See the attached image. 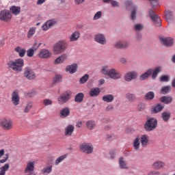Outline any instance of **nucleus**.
Here are the masks:
<instances>
[{
	"label": "nucleus",
	"mask_w": 175,
	"mask_h": 175,
	"mask_svg": "<svg viewBox=\"0 0 175 175\" xmlns=\"http://www.w3.org/2000/svg\"><path fill=\"white\" fill-rule=\"evenodd\" d=\"M7 66L8 69H12L14 72H16L17 73H20L23 72V68L24 67V59L18 58L15 60H10Z\"/></svg>",
	"instance_id": "obj_1"
},
{
	"label": "nucleus",
	"mask_w": 175,
	"mask_h": 175,
	"mask_svg": "<svg viewBox=\"0 0 175 175\" xmlns=\"http://www.w3.org/2000/svg\"><path fill=\"white\" fill-rule=\"evenodd\" d=\"M68 42L64 40H59L53 46V51L55 54H62L65 53L66 50H68Z\"/></svg>",
	"instance_id": "obj_2"
},
{
	"label": "nucleus",
	"mask_w": 175,
	"mask_h": 175,
	"mask_svg": "<svg viewBox=\"0 0 175 175\" xmlns=\"http://www.w3.org/2000/svg\"><path fill=\"white\" fill-rule=\"evenodd\" d=\"M158 126V120L154 118H150L146 120L144 125V128L146 132H152L155 131Z\"/></svg>",
	"instance_id": "obj_3"
},
{
	"label": "nucleus",
	"mask_w": 175,
	"mask_h": 175,
	"mask_svg": "<svg viewBox=\"0 0 175 175\" xmlns=\"http://www.w3.org/2000/svg\"><path fill=\"white\" fill-rule=\"evenodd\" d=\"M148 13L150 18L152 20L153 24H154L156 27H161L162 20H161V18L158 16V14H156L155 12H154L152 9L149 10Z\"/></svg>",
	"instance_id": "obj_4"
},
{
	"label": "nucleus",
	"mask_w": 175,
	"mask_h": 175,
	"mask_svg": "<svg viewBox=\"0 0 175 175\" xmlns=\"http://www.w3.org/2000/svg\"><path fill=\"white\" fill-rule=\"evenodd\" d=\"M23 75L27 80H35V79H36L35 72H33V70H32L31 67H26Z\"/></svg>",
	"instance_id": "obj_5"
},
{
	"label": "nucleus",
	"mask_w": 175,
	"mask_h": 175,
	"mask_svg": "<svg viewBox=\"0 0 175 175\" xmlns=\"http://www.w3.org/2000/svg\"><path fill=\"white\" fill-rule=\"evenodd\" d=\"M0 20L1 21H5V23L10 21V20H12V14H10V11L7 10H3L1 11Z\"/></svg>",
	"instance_id": "obj_6"
},
{
	"label": "nucleus",
	"mask_w": 175,
	"mask_h": 175,
	"mask_svg": "<svg viewBox=\"0 0 175 175\" xmlns=\"http://www.w3.org/2000/svg\"><path fill=\"white\" fill-rule=\"evenodd\" d=\"M79 148L85 154H92L94 152V147L91 144L83 143L80 145Z\"/></svg>",
	"instance_id": "obj_7"
},
{
	"label": "nucleus",
	"mask_w": 175,
	"mask_h": 175,
	"mask_svg": "<svg viewBox=\"0 0 175 175\" xmlns=\"http://www.w3.org/2000/svg\"><path fill=\"white\" fill-rule=\"evenodd\" d=\"M40 46H42V43L38 44V42L36 41L32 48L29 49L26 51L27 57H33V54H35V51H36V50H38V49H39Z\"/></svg>",
	"instance_id": "obj_8"
},
{
	"label": "nucleus",
	"mask_w": 175,
	"mask_h": 175,
	"mask_svg": "<svg viewBox=\"0 0 175 175\" xmlns=\"http://www.w3.org/2000/svg\"><path fill=\"white\" fill-rule=\"evenodd\" d=\"M160 40L165 47H173L174 44V40L170 37L168 38H160Z\"/></svg>",
	"instance_id": "obj_9"
},
{
	"label": "nucleus",
	"mask_w": 175,
	"mask_h": 175,
	"mask_svg": "<svg viewBox=\"0 0 175 175\" xmlns=\"http://www.w3.org/2000/svg\"><path fill=\"white\" fill-rule=\"evenodd\" d=\"M70 100V94L68 92L63 93L57 98V100L59 105H64V103H66V102H68Z\"/></svg>",
	"instance_id": "obj_10"
},
{
	"label": "nucleus",
	"mask_w": 175,
	"mask_h": 175,
	"mask_svg": "<svg viewBox=\"0 0 175 175\" xmlns=\"http://www.w3.org/2000/svg\"><path fill=\"white\" fill-rule=\"evenodd\" d=\"M35 169V163L34 162H29L27 165V167L25 170V174L27 175H36L33 170Z\"/></svg>",
	"instance_id": "obj_11"
},
{
	"label": "nucleus",
	"mask_w": 175,
	"mask_h": 175,
	"mask_svg": "<svg viewBox=\"0 0 175 175\" xmlns=\"http://www.w3.org/2000/svg\"><path fill=\"white\" fill-rule=\"evenodd\" d=\"M136 79H137V72L136 71L129 72L124 75L125 81H132V80H136Z\"/></svg>",
	"instance_id": "obj_12"
},
{
	"label": "nucleus",
	"mask_w": 175,
	"mask_h": 175,
	"mask_svg": "<svg viewBox=\"0 0 175 175\" xmlns=\"http://www.w3.org/2000/svg\"><path fill=\"white\" fill-rule=\"evenodd\" d=\"M94 40L100 44H106V37L103 33H97L94 36Z\"/></svg>",
	"instance_id": "obj_13"
},
{
	"label": "nucleus",
	"mask_w": 175,
	"mask_h": 175,
	"mask_svg": "<svg viewBox=\"0 0 175 175\" xmlns=\"http://www.w3.org/2000/svg\"><path fill=\"white\" fill-rule=\"evenodd\" d=\"M108 76L110 79H113V80H118V79L121 77V75L119 74V72H117V70L114 68H111L109 70Z\"/></svg>",
	"instance_id": "obj_14"
},
{
	"label": "nucleus",
	"mask_w": 175,
	"mask_h": 175,
	"mask_svg": "<svg viewBox=\"0 0 175 175\" xmlns=\"http://www.w3.org/2000/svg\"><path fill=\"white\" fill-rule=\"evenodd\" d=\"M55 24H57V21L54 19L47 21L42 27V31H47L48 29H50V28L53 27V25H55Z\"/></svg>",
	"instance_id": "obj_15"
},
{
	"label": "nucleus",
	"mask_w": 175,
	"mask_h": 175,
	"mask_svg": "<svg viewBox=\"0 0 175 175\" xmlns=\"http://www.w3.org/2000/svg\"><path fill=\"white\" fill-rule=\"evenodd\" d=\"M78 68L79 66L77 64H72L66 66V72H68L70 75H73V73H76L77 72Z\"/></svg>",
	"instance_id": "obj_16"
},
{
	"label": "nucleus",
	"mask_w": 175,
	"mask_h": 175,
	"mask_svg": "<svg viewBox=\"0 0 175 175\" xmlns=\"http://www.w3.org/2000/svg\"><path fill=\"white\" fill-rule=\"evenodd\" d=\"M1 125L3 129L9 131V129H12L13 126V123L10 120L3 119V121L1 122Z\"/></svg>",
	"instance_id": "obj_17"
},
{
	"label": "nucleus",
	"mask_w": 175,
	"mask_h": 175,
	"mask_svg": "<svg viewBox=\"0 0 175 175\" xmlns=\"http://www.w3.org/2000/svg\"><path fill=\"white\" fill-rule=\"evenodd\" d=\"M165 165L166 164L165 163V162L157 161L153 163V164L152 165V167L154 170H160V169L165 167Z\"/></svg>",
	"instance_id": "obj_18"
},
{
	"label": "nucleus",
	"mask_w": 175,
	"mask_h": 175,
	"mask_svg": "<svg viewBox=\"0 0 175 175\" xmlns=\"http://www.w3.org/2000/svg\"><path fill=\"white\" fill-rule=\"evenodd\" d=\"M12 102L14 106L20 105V96H18V92L16 91L13 92L12 96Z\"/></svg>",
	"instance_id": "obj_19"
},
{
	"label": "nucleus",
	"mask_w": 175,
	"mask_h": 175,
	"mask_svg": "<svg viewBox=\"0 0 175 175\" xmlns=\"http://www.w3.org/2000/svg\"><path fill=\"white\" fill-rule=\"evenodd\" d=\"M70 116V109L68 107L63 108L59 112V116L62 118H66Z\"/></svg>",
	"instance_id": "obj_20"
},
{
	"label": "nucleus",
	"mask_w": 175,
	"mask_h": 175,
	"mask_svg": "<svg viewBox=\"0 0 175 175\" xmlns=\"http://www.w3.org/2000/svg\"><path fill=\"white\" fill-rule=\"evenodd\" d=\"M159 101L165 105H170L173 102V97L172 96H163L159 98Z\"/></svg>",
	"instance_id": "obj_21"
},
{
	"label": "nucleus",
	"mask_w": 175,
	"mask_h": 175,
	"mask_svg": "<svg viewBox=\"0 0 175 175\" xmlns=\"http://www.w3.org/2000/svg\"><path fill=\"white\" fill-rule=\"evenodd\" d=\"M163 109H165V106L159 103L151 108V113L152 114H157L159 113V111H162Z\"/></svg>",
	"instance_id": "obj_22"
},
{
	"label": "nucleus",
	"mask_w": 175,
	"mask_h": 175,
	"mask_svg": "<svg viewBox=\"0 0 175 175\" xmlns=\"http://www.w3.org/2000/svg\"><path fill=\"white\" fill-rule=\"evenodd\" d=\"M66 59H68V55L64 53L55 59L54 64L55 65H58V64H64Z\"/></svg>",
	"instance_id": "obj_23"
},
{
	"label": "nucleus",
	"mask_w": 175,
	"mask_h": 175,
	"mask_svg": "<svg viewBox=\"0 0 175 175\" xmlns=\"http://www.w3.org/2000/svg\"><path fill=\"white\" fill-rule=\"evenodd\" d=\"M100 94V89L99 88H93L90 90L89 95L92 98H95Z\"/></svg>",
	"instance_id": "obj_24"
},
{
	"label": "nucleus",
	"mask_w": 175,
	"mask_h": 175,
	"mask_svg": "<svg viewBox=\"0 0 175 175\" xmlns=\"http://www.w3.org/2000/svg\"><path fill=\"white\" fill-rule=\"evenodd\" d=\"M50 55H51V53H50V51L47 49H41L38 53L40 58H49Z\"/></svg>",
	"instance_id": "obj_25"
},
{
	"label": "nucleus",
	"mask_w": 175,
	"mask_h": 175,
	"mask_svg": "<svg viewBox=\"0 0 175 175\" xmlns=\"http://www.w3.org/2000/svg\"><path fill=\"white\" fill-rule=\"evenodd\" d=\"M73 132H75V126L68 124L65 129L64 135L66 136H70Z\"/></svg>",
	"instance_id": "obj_26"
},
{
	"label": "nucleus",
	"mask_w": 175,
	"mask_h": 175,
	"mask_svg": "<svg viewBox=\"0 0 175 175\" xmlns=\"http://www.w3.org/2000/svg\"><path fill=\"white\" fill-rule=\"evenodd\" d=\"M151 75H152V68L148 70L146 72L140 75L139 79L141 81H144V80L148 79Z\"/></svg>",
	"instance_id": "obj_27"
},
{
	"label": "nucleus",
	"mask_w": 175,
	"mask_h": 175,
	"mask_svg": "<svg viewBox=\"0 0 175 175\" xmlns=\"http://www.w3.org/2000/svg\"><path fill=\"white\" fill-rule=\"evenodd\" d=\"M130 44L131 43L126 41L124 42H118L115 44V47H116V49H128Z\"/></svg>",
	"instance_id": "obj_28"
},
{
	"label": "nucleus",
	"mask_w": 175,
	"mask_h": 175,
	"mask_svg": "<svg viewBox=\"0 0 175 175\" xmlns=\"http://www.w3.org/2000/svg\"><path fill=\"white\" fill-rule=\"evenodd\" d=\"M161 118L164 122H167L172 118V113L170 111H163L161 113Z\"/></svg>",
	"instance_id": "obj_29"
},
{
	"label": "nucleus",
	"mask_w": 175,
	"mask_h": 175,
	"mask_svg": "<svg viewBox=\"0 0 175 175\" xmlns=\"http://www.w3.org/2000/svg\"><path fill=\"white\" fill-rule=\"evenodd\" d=\"M79 38L80 32L78 31H75L71 34L70 37V42H76L77 40H79Z\"/></svg>",
	"instance_id": "obj_30"
},
{
	"label": "nucleus",
	"mask_w": 175,
	"mask_h": 175,
	"mask_svg": "<svg viewBox=\"0 0 175 175\" xmlns=\"http://www.w3.org/2000/svg\"><path fill=\"white\" fill-rule=\"evenodd\" d=\"M103 102L107 103H111L114 100V96L113 94H107L103 96L102 98Z\"/></svg>",
	"instance_id": "obj_31"
},
{
	"label": "nucleus",
	"mask_w": 175,
	"mask_h": 175,
	"mask_svg": "<svg viewBox=\"0 0 175 175\" xmlns=\"http://www.w3.org/2000/svg\"><path fill=\"white\" fill-rule=\"evenodd\" d=\"M154 98H155V93L154 92H148L144 96L145 100H154Z\"/></svg>",
	"instance_id": "obj_32"
},
{
	"label": "nucleus",
	"mask_w": 175,
	"mask_h": 175,
	"mask_svg": "<svg viewBox=\"0 0 175 175\" xmlns=\"http://www.w3.org/2000/svg\"><path fill=\"white\" fill-rule=\"evenodd\" d=\"M162 72V67L161 66H158L154 70H152V79H157L158 75Z\"/></svg>",
	"instance_id": "obj_33"
},
{
	"label": "nucleus",
	"mask_w": 175,
	"mask_h": 175,
	"mask_svg": "<svg viewBox=\"0 0 175 175\" xmlns=\"http://www.w3.org/2000/svg\"><path fill=\"white\" fill-rule=\"evenodd\" d=\"M84 100V93H78L75 97V102L77 103H81Z\"/></svg>",
	"instance_id": "obj_34"
},
{
	"label": "nucleus",
	"mask_w": 175,
	"mask_h": 175,
	"mask_svg": "<svg viewBox=\"0 0 175 175\" xmlns=\"http://www.w3.org/2000/svg\"><path fill=\"white\" fill-rule=\"evenodd\" d=\"M165 20L167 23H170L174 20V16H173V12L172 11L165 12Z\"/></svg>",
	"instance_id": "obj_35"
},
{
	"label": "nucleus",
	"mask_w": 175,
	"mask_h": 175,
	"mask_svg": "<svg viewBox=\"0 0 175 175\" xmlns=\"http://www.w3.org/2000/svg\"><path fill=\"white\" fill-rule=\"evenodd\" d=\"M126 98L130 103H133L136 100V95L132 93H127L126 94Z\"/></svg>",
	"instance_id": "obj_36"
},
{
	"label": "nucleus",
	"mask_w": 175,
	"mask_h": 175,
	"mask_svg": "<svg viewBox=\"0 0 175 175\" xmlns=\"http://www.w3.org/2000/svg\"><path fill=\"white\" fill-rule=\"evenodd\" d=\"M15 51L18 53L19 57L23 58L25 55V53H27V51L25 49H21L20 46H17L15 48Z\"/></svg>",
	"instance_id": "obj_37"
},
{
	"label": "nucleus",
	"mask_w": 175,
	"mask_h": 175,
	"mask_svg": "<svg viewBox=\"0 0 175 175\" xmlns=\"http://www.w3.org/2000/svg\"><path fill=\"white\" fill-rule=\"evenodd\" d=\"M10 10L12 11V13H13V14H15V16H16L17 14H20V12H21V8L20 7H16L15 5H13L10 8Z\"/></svg>",
	"instance_id": "obj_38"
},
{
	"label": "nucleus",
	"mask_w": 175,
	"mask_h": 175,
	"mask_svg": "<svg viewBox=\"0 0 175 175\" xmlns=\"http://www.w3.org/2000/svg\"><path fill=\"white\" fill-rule=\"evenodd\" d=\"M148 137H147V135H143L141 137V144L142 147H146L147 144L148 143Z\"/></svg>",
	"instance_id": "obj_39"
},
{
	"label": "nucleus",
	"mask_w": 175,
	"mask_h": 175,
	"mask_svg": "<svg viewBox=\"0 0 175 175\" xmlns=\"http://www.w3.org/2000/svg\"><path fill=\"white\" fill-rule=\"evenodd\" d=\"M140 139L139 137H137L134 139L133 142V147L134 149L136 150L137 151H139L140 149Z\"/></svg>",
	"instance_id": "obj_40"
},
{
	"label": "nucleus",
	"mask_w": 175,
	"mask_h": 175,
	"mask_svg": "<svg viewBox=\"0 0 175 175\" xmlns=\"http://www.w3.org/2000/svg\"><path fill=\"white\" fill-rule=\"evenodd\" d=\"M86 126L88 129H90V131H92L94 128H95L96 124L94 120H89L86 122Z\"/></svg>",
	"instance_id": "obj_41"
},
{
	"label": "nucleus",
	"mask_w": 175,
	"mask_h": 175,
	"mask_svg": "<svg viewBox=\"0 0 175 175\" xmlns=\"http://www.w3.org/2000/svg\"><path fill=\"white\" fill-rule=\"evenodd\" d=\"M171 87L170 86H163L161 89V94H163V95H166V94H169L171 91Z\"/></svg>",
	"instance_id": "obj_42"
},
{
	"label": "nucleus",
	"mask_w": 175,
	"mask_h": 175,
	"mask_svg": "<svg viewBox=\"0 0 175 175\" xmlns=\"http://www.w3.org/2000/svg\"><path fill=\"white\" fill-rule=\"evenodd\" d=\"M61 81H62V75H56L55 77L53 78V84H57L58 83H61Z\"/></svg>",
	"instance_id": "obj_43"
},
{
	"label": "nucleus",
	"mask_w": 175,
	"mask_h": 175,
	"mask_svg": "<svg viewBox=\"0 0 175 175\" xmlns=\"http://www.w3.org/2000/svg\"><path fill=\"white\" fill-rule=\"evenodd\" d=\"M90 79V75L88 74H85L84 76L81 77L79 79L80 84H85V83H87L88 81V79Z\"/></svg>",
	"instance_id": "obj_44"
},
{
	"label": "nucleus",
	"mask_w": 175,
	"mask_h": 175,
	"mask_svg": "<svg viewBox=\"0 0 175 175\" xmlns=\"http://www.w3.org/2000/svg\"><path fill=\"white\" fill-rule=\"evenodd\" d=\"M119 165L121 169H128L126 166V163H125V161H124L123 157H120L119 160Z\"/></svg>",
	"instance_id": "obj_45"
},
{
	"label": "nucleus",
	"mask_w": 175,
	"mask_h": 175,
	"mask_svg": "<svg viewBox=\"0 0 175 175\" xmlns=\"http://www.w3.org/2000/svg\"><path fill=\"white\" fill-rule=\"evenodd\" d=\"M109 66H105L101 69L100 73L105 76H109Z\"/></svg>",
	"instance_id": "obj_46"
},
{
	"label": "nucleus",
	"mask_w": 175,
	"mask_h": 175,
	"mask_svg": "<svg viewBox=\"0 0 175 175\" xmlns=\"http://www.w3.org/2000/svg\"><path fill=\"white\" fill-rule=\"evenodd\" d=\"M35 27L30 28L27 33V38H32V36H33V35L35 34Z\"/></svg>",
	"instance_id": "obj_47"
},
{
	"label": "nucleus",
	"mask_w": 175,
	"mask_h": 175,
	"mask_svg": "<svg viewBox=\"0 0 175 175\" xmlns=\"http://www.w3.org/2000/svg\"><path fill=\"white\" fill-rule=\"evenodd\" d=\"M65 158H66V154H64L58 157L55 161V165H59V163H61V162H62V161H64Z\"/></svg>",
	"instance_id": "obj_48"
},
{
	"label": "nucleus",
	"mask_w": 175,
	"mask_h": 175,
	"mask_svg": "<svg viewBox=\"0 0 175 175\" xmlns=\"http://www.w3.org/2000/svg\"><path fill=\"white\" fill-rule=\"evenodd\" d=\"M170 80L169 75H163L160 77V81L167 83Z\"/></svg>",
	"instance_id": "obj_49"
},
{
	"label": "nucleus",
	"mask_w": 175,
	"mask_h": 175,
	"mask_svg": "<svg viewBox=\"0 0 175 175\" xmlns=\"http://www.w3.org/2000/svg\"><path fill=\"white\" fill-rule=\"evenodd\" d=\"M9 167H10V165H9V163H5L3 167H0V170H1V172H3L4 173L6 174V172L9 170Z\"/></svg>",
	"instance_id": "obj_50"
},
{
	"label": "nucleus",
	"mask_w": 175,
	"mask_h": 175,
	"mask_svg": "<svg viewBox=\"0 0 175 175\" xmlns=\"http://www.w3.org/2000/svg\"><path fill=\"white\" fill-rule=\"evenodd\" d=\"M136 8H133L131 10V20H136V14H137Z\"/></svg>",
	"instance_id": "obj_51"
},
{
	"label": "nucleus",
	"mask_w": 175,
	"mask_h": 175,
	"mask_svg": "<svg viewBox=\"0 0 175 175\" xmlns=\"http://www.w3.org/2000/svg\"><path fill=\"white\" fill-rule=\"evenodd\" d=\"M31 109H32V103H29L26 105V107H25V109L23 110V111L25 113H29V110H31Z\"/></svg>",
	"instance_id": "obj_52"
},
{
	"label": "nucleus",
	"mask_w": 175,
	"mask_h": 175,
	"mask_svg": "<svg viewBox=\"0 0 175 175\" xmlns=\"http://www.w3.org/2000/svg\"><path fill=\"white\" fill-rule=\"evenodd\" d=\"M100 17H102V12L101 11H98L95 14L93 18V20L96 21V20H99V18H100Z\"/></svg>",
	"instance_id": "obj_53"
},
{
	"label": "nucleus",
	"mask_w": 175,
	"mask_h": 175,
	"mask_svg": "<svg viewBox=\"0 0 175 175\" xmlns=\"http://www.w3.org/2000/svg\"><path fill=\"white\" fill-rule=\"evenodd\" d=\"M137 109L139 111H144L146 109V104L140 103L138 105Z\"/></svg>",
	"instance_id": "obj_54"
},
{
	"label": "nucleus",
	"mask_w": 175,
	"mask_h": 175,
	"mask_svg": "<svg viewBox=\"0 0 175 175\" xmlns=\"http://www.w3.org/2000/svg\"><path fill=\"white\" fill-rule=\"evenodd\" d=\"M52 170H53V167L51 165H50L47 167L44 168V173L50 174V173H51Z\"/></svg>",
	"instance_id": "obj_55"
},
{
	"label": "nucleus",
	"mask_w": 175,
	"mask_h": 175,
	"mask_svg": "<svg viewBox=\"0 0 175 175\" xmlns=\"http://www.w3.org/2000/svg\"><path fill=\"white\" fill-rule=\"evenodd\" d=\"M43 104L44 105V106H49L50 105H53V101H51V100L50 99H45L43 101Z\"/></svg>",
	"instance_id": "obj_56"
},
{
	"label": "nucleus",
	"mask_w": 175,
	"mask_h": 175,
	"mask_svg": "<svg viewBox=\"0 0 175 175\" xmlns=\"http://www.w3.org/2000/svg\"><path fill=\"white\" fill-rule=\"evenodd\" d=\"M150 3H151V6L152 8H155V6H157L158 5V0H148Z\"/></svg>",
	"instance_id": "obj_57"
},
{
	"label": "nucleus",
	"mask_w": 175,
	"mask_h": 175,
	"mask_svg": "<svg viewBox=\"0 0 175 175\" xmlns=\"http://www.w3.org/2000/svg\"><path fill=\"white\" fill-rule=\"evenodd\" d=\"M111 5L112 8H118L120 6V3L117 1H111Z\"/></svg>",
	"instance_id": "obj_58"
},
{
	"label": "nucleus",
	"mask_w": 175,
	"mask_h": 175,
	"mask_svg": "<svg viewBox=\"0 0 175 175\" xmlns=\"http://www.w3.org/2000/svg\"><path fill=\"white\" fill-rule=\"evenodd\" d=\"M144 27L142 25L137 24L135 25V31H142Z\"/></svg>",
	"instance_id": "obj_59"
},
{
	"label": "nucleus",
	"mask_w": 175,
	"mask_h": 175,
	"mask_svg": "<svg viewBox=\"0 0 175 175\" xmlns=\"http://www.w3.org/2000/svg\"><path fill=\"white\" fill-rule=\"evenodd\" d=\"M8 159H9V154H5L3 159L1 160L0 159V163H5V162H6V161H8Z\"/></svg>",
	"instance_id": "obj_60"
},
{
	"label": "nucleus",
	"mask_w": 175,
	"mask_h": 175,
	"mask_svg": "<svg viewBox=\"0 0 175 175\" xmlns=\"http://www.w3.org/2000/svg\"><path fill=\"white\" fill-rule=\"evenodd\" d=\"M116 137H117V136H116V135H114V134H111V135H107V139L108 140H113V139H116Z\"/></svg>",
	"instance_id": "obj_61"
},
{
	"label": "nucleus",
	"mask_w": 175,
	"mask_h": 175,
	"mask_svg": "<svg viewBox=\"0 0 175 175\" xmlns=\"http://www.w3.org/2000/svg\"><path fill=\"white\" fill-rule=\"evenodd\" d=\"M136 40L138 41V42H142V39L143 38V36L142 34H140L139 33H137L136 34Z\"/></svg>",
	"instance_id": "obj_62"
},
{
	"label": "nucleus",
	"mask_w": 175,
	"mask_h": 175,
	"mask_svg": "<svg viewBox=\"0 0 175 175\" xmlns=\"http://www.w3.org/2000/svg\"><path fill=\"white\" fill-rule=\"evenodd\" d=\"M109 155L111 159H114V158H116V150H111L109 152Z\"/></svg>",
	"instance_id": "obj_63"
},
{
	"label": "nucleus",
	"mask_w": 175,
	"mask_h": 175,
	"mask_svg": "<svg viewBox=\"0 0 175 175\" xmlns=\"http://www.w3.org/2000/svg\"><path fill=\"white\" fill-rule=\"evenodd\" d=\"M160 173L158 171H152L149 173V175H159Z\"/></svg>",
	"instance_id": "obj_64"
}]
</instances>
